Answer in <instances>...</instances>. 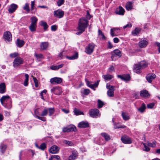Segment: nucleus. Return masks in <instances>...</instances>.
I'll return each instance as SVG.
<instances>
[{
	"instance_id": "a211bd4d",
	"label": "nucleus",
	"mask_w": 160,
	"mask_h": 160,
	"mask_svg": "<svg viewBox=\"0 0 160 160\" xmlns=\"http://www.w3.org/2000/svg\"><path fill=\"white\" fill-rule=\"evenodd\" d=\"M125 12L124 9L122 7H119L116 9L115 13L117 14L122 15L124 14Z\"/></svg>"
},
{
	"instance_id": "39448f33",
	"label": "nucleus",
	"mask_w": 160,
	"mask_h": 160,
	"mask_svg": "<svg viewBox=\"0 0 160 160\" xmlns=\"http://www.w3.org/2000/svg\"><path fill=\"white\" fill-rule=\"evenodd\" d=\"M89 114L91 117L93 118H97L100 116L99 110L96 108L90 110L89 112Z\"/></svg>"
},
{
	"instance_id": "2eb2a0df",
	"label": "nucleus",
	"mask_w": 160,
	"mask_h": 160,
	"mask_svg": "<svg viewBox=\"0 0 160 160\" xmlns=\"http://www.w3.org/2000/svg\"><path fill=\"white\" fill-rule=\"evenodd\" d=\"M59 148L56 145L52 146L49 150V152L51 153L54 154L57 153L59 151Z\"/></svg>"
},
{
	"instance_id": "de8ad7c7",
	"label": "nucleus",
	"mask_w": 160,
	"mask_h": 160,
	"mask_svg": "<svg viewBox=\"0 0 160 160\" xmlns=\"http://www.w3.org/2000/svg\"><path fill=\"white\" fill-rule=\"evenodd\" d=\"M68 132L75 131L76 130V127L74 126H72L68 127Z\"/></svg>"
},
{
	"instance_id": "c03bdc74",
	"label": "nucleus",
	"mask_w": 160,
	"mask_h": 160,
	"mask_svg": "<svg viewBox=\"0 0 160 160\" xmlns=\"http://www.w3.org/2000/svg\"><path fill=\"white\" fill-rule=\"evenodd\" d=\"M147 144L148 146L152 148H154L156 146V142L154 141L152 142H147Z\"/></svg>"
},
{
	"instance_id": "774afa93",
	"label": "nucleus",
	"mask_w": 160,
	"mask_h": 160,
	"mask_svg": "<svg viewBox=\"0 0 160 160\" xmlns=\"http://www.w3.org/2000/svg\"><path fill=\"white\" fill-rule=\"evenodd\" d=\"M119 41V40L118 38H113V42L114 43H117Z\"/></svg>"
},
{
	"instance_id": "20e7f679",
	"label": "nucleus",
	"mask_w": 160,
	"mask_h": 160,
	"mask_svg": "<svg viewBox=\"0 0 160 160\" xmlns=\"http://www.w3.org/2000/svg\"><path fill=\"white\" fill-rule=\"evenodd\" d=\"M95 46V45L93 43H89L85 48V52L88 55H91L93 52Z\"/></svg>"
},
{
	"instance_id": "4d7b16f0",
	"label": "nucleus",
	"mask_w": 160,
	"mask_h": 160,
	"mask_svg": "<svg viewBox=\"0 0 160 160\" xmlns=\"http://www.w3.org/2000/svg\"><path fill=\"white\" fill-rule=\"evenodd\" d=\"M64 142L66 144H68L69 146H72L73 145V144L72 142L65 140L64 141Z\"/></svg>"
},
{
	"instance_id": "c85d7f7f",
	"label": "nucleus",
	"mask_w": 160,
	"mask_h": 160,
	"mask_svg": "<svg viewBox=\"0 0 160 160\" xmlns=\"http://www.w3.org/2000/svg\"><path fill=\"white\" fill-rule=\"evenodd\" d=\"M102 77L106 80H110L113 78V77L112 75L109 74L103 75Z\"/></svg>"
},
{
	"instance_id": "052dcab7",
	"label": "nucleus",
	"mask_w": 160,
	"mask_h": 160,
	"mask_svg": "<svg viewBox=\"0 0 160 160\" xmlns=\"http://www.w3.org/2000/svg\"><path fill=\"white\" fill-rule=\"evenodd\" d=\"M114 71V68L113 66H111L108 68V72L110 73H112Z\"/></svg>"
},
{
	"instance_id": "37998d69",
	"label": "nucleus",
	"mask_w": 160,
	"mask_h": 160,
	"mask_svg": "<svg viewBox=\"0 0 160 160\" xmlns=\"http://www.w3.org/2000/svg\"><path fill=\"white\" fill-rule=\"evenodd\" d=\"M146 109V105L144 103H143L141 107L138 109V110L141 112H143Z\"/></svg>"
},
{
	"instance_id": "5701e85b",
	"label": "nucleus",
	"mask_w": 160,
	"mask_h": 160,
	"mask_svg": "<svg viewBox=\"0 0 160 160\" xmlns=\"http://www.w3.org/2000/svg\"><path fill=\"white\" fill-rule=\"evenodd\" d=\"M48 43L47 42H42L40 45V48L42 50H44L48 48Z\"/></svg>"
},
{
	"instance_id": "a878e982",
	"label": "nucleus",
	"mask_w": 160,
	"mask_h": 160,
	"mask_svg": "<svg viewBox=\"0 0 160 160\" xmlns=\"http://www.w3.org/2000/svg\"><path fill=\"white\" fill-rule=\"evenodd\" d=\"M77 154L76 152L72 151V154L68 158V160H74L77 157Z\"/></svg>"
},
{
	"instance_id": "4be33fe9",
	"label": "nucleus",
	"mask_w": 160,
	"mask_h": 160,
	"mask_svg": "<svg viewBox=\"0 0 160 160\" xmlns=\"http://www.w3.org/2000/svg\"><path fill=\"white\" fill-rule=\"evenodd\" d=\"M120 29L118 28H113L111 29L110 30V34L112 37L116 36L117 35L116 33L115 32H117V31H120Z\"/></svg>"
},
{
	"instance_id": "1a4fd4ad",
	"label": "nucleus",
	"mask_w": 160,
	"mask_h": 160,
	"mask_svg": "<svg viewBox=\"0 0 160 160\" xmlns=\"http://www.w3.org/2000/svg\"><path fill=\"white\" fill-rule=\"evenodd\" d=\"M85 81L87 85L91 88V89H93L94 90H95V88L98 87L99 83L100 81V80H98L97 82L93 84H90V82H89L88 80L87 79H85Z\"/></svg>"
},
{
	"instance_id": "0eeeda50",
	"label": "nucleus",
	"mask_w": 160,
	"mask_h": 160,
	"mask_svg": "<svg viewBox=\"0 0 160 160\" xmlns=\"http://www.w3.org/2000/svg\"><path fill=\"white\" fill-rule=\"evenodd\" d=\"M23 61L20 57H18L15 58L13 62V66L14 68H17L21 64L23 63Z\"/></svg>"
},
{
	"instance_id": "2f4dec72",
	"label": "nucleus",
	"mask_w": 160,
	"mask_h": 160,
	"mask_svg": "<svg viewBox=\"0 0 160 160\" xmlns=\"http://www.w3.org/2000/svg\"><path fill=\"white\" fill-rule=\"evenodd\" d=\"M141 31V29L139 28H136L132 32V34L134 36L137 35Z\"/></svg>"
},
{
	"instance_id": "cd10ccee",
	"label": "nucleus",
	"mask_w": 160,
	"mask_h": 160,
	"mask_svg": "<svg viewBox=\"0 0 160 160\" xmlns=\"http://www.w3.org/2000/svg\"><path fill=\"white\" fill-rule=\"evenodd\" d=\"M22 8L24 10L26 11L28 13L31 10L29 7V3L28 2L25 3L23 7Z\"/></svg>"
},
{
	"instance_id": "49530a36",
	"label": "nucleus",
	"mask_w": 160,
	"mask_h": 160,
	"mask_svg": "<svg viewBox=\"0 0 160 160\" xmlns=\"http://www.w3.org/2000/svg\"><path fill=\"white\" fill-rule=\"evenodd\" d=\"M143 144L144 147V149L143 150L146 152H148L150 150V148L148 147V146L147 144V142L146 143H143Z\"/></svg>"
},
{
	"instance_id": "6e6552de",
	"label": "nucleus",
	"mask_w": 160,
	"mask_h": 160,
	"mask_svg": "<svg viewBox=\"0 0 160 160\" xmlns=\"http://www.w3.org/2000/svg\"><path fill=\"white\" fill-rule=\"evenodd\" d=\"M114 87L112 86H110L108 84H107L106 88L108 89L107 92V94L108 96L110 97L114 96Z\"/></svg>"
},
{
	"instance_id": "b1692460",
	"label": "nucleus",
	"mask_w": 160,
	"mask_h": 160,
	"mask_svg": "<svg viewBox=\"0 0 160 160\" xmlns=\"http://www.w3.org/2000/svg\"><path fill=\"white\" fill-rule=\"evenodd\" d=\"M140 96L145 98H148L150 96V94L147 90H143L140 92Z\"/></svg>"
},
{
	"instance_id": "4468645a",
	"label": "nucleus",
	"mask_w": 160,
	"mask_h": 160,
	"mask_svg": "<svg viewBox=\"0 0 160 160\" xmlns=\"http://www.w3.org/2000/svg\"><path fill=\"white\" fill-rule=\"evenodd\" d=\"M62 79L60 78L54 77L52 78L50 80L51 83L52 84H59L62 82Z\"/></svg>"
},
{
	"instance_id": "603ef678",
	"label": "nucleus",
	"mask_w": 160,
	"mask_h": 160,
	"mask_svg": "<svg viewBox=\"0 0 160 160\" xmlns=\"http://www.w3.org/2000/svg\"><path fill=\"white\" fill-rule=\"evenodd\" d=\"M35 1H32L31 2V11H33L35 7Z\"/></svg>"
},
{
	"instance_id": "c756f323",
	"label": "nucleus",
	"mask_w": 160,
	"mask_h": 160,
	"mask_svg": "<svg viewBox=\"0 0 160 160\" xmlns=\"http://www.w3.org/2000/svg\"><path fill=\"white\" fill-rule=\"evenodd\" d=\"M63 64H61L56 66L52 65L51 66L50 68L53 70H58L59 69L62 68L63 67Z\"/></svg>"
},
{
	"instance_id": "4c0bfd02",
	"label": "nucleus",
	"mask_w": 160,
	"mask_h": 160,
	"mask_svg": "<svg viewBox=\"0 0 160 160\" xmlns=\"http://www.w3.org/2000/svg\"><path fill=\"white\" fill-rule=\"evenodd\" d=\"M25 79L24 81L23 85L25 86H27L28 85L29 75L27 74H25Z\"/></svg>"
},
{
	"instance_id": "680f3d73",
	"label": "nucleus",
	"mask_w": 160,
	"mask_h": 160,
	"mask_svg": "<svg viewBox=\"0 0 160 160\" xmlns=\"http://www.w3.org/2000/svg\"><path fill=\"white\" fill-rule=\"evenodd\" d=\"M154 106V104L153 103L148 104L147 105L148 108H152Z\"/></svg>"
},
{
	"instance_id": "9b49d317",
	"label": "nucleus",
	"mask_w": 160,
	"mask_h": 160,
	"mask_svg": "<svg viewBox=\"0 0 160 160\" xmlns=\"http://www.w3.org/2000/svg\"><path fill=\"white\" fill-rule=\"evenodd\" d=\"M3 38L5 41L9 42L12 40V35L10 32L6 31L4 33Z\"/></svg>"
},
{
	"instance_id": "7ed1b4c3",
	"label": "nucleus",
	"mask_w": 160,
	"mask_h": 160,
	"mask_svg": "<svg viewBox=\"0 0 160 160\" xmlns=\"http://www.w3.org/2000/svg\"><path fill=\"white\" fill-rule=\"evenodd\" d=\"M0 101L2 105L7 108L8 104H11L12 99L9 96L4 95L2 96L0 99Z\"/></svg>"
},
{
	"instance_id": "f03ea898",
	"label": "nucleus",
	"mask_w": 160,
	"mask_h": 160,
	"mask_svg": "<svg viewBox=\"0 0 160 160\" xmlns=\"http://www.w3.org/2000/svg\"><path fill=\"white\" fill-rule=\"evenodd\" d=\"M88 22L84 18H80L78 23L77 29L78 30H82L84 31L85 29L88 27Z\"/></svg>"
},
{
	"instance_id": "13d9d810",
	"label": "nucleus",
	"mask_w": 160,
	"mask_h": 160,
	"mask_svg": "<svg viewBox=\"0 0 160 160\" xmlns=\"http://www.w3.org/2000/svg\"><path fill=\"white\" fill-rule=\"evenodd\" d=\"M90 92V91L88 89H85L84 90L83 94L85 95H88Z\"/></svg>"
},
{
	"instance_id": "6ab92c4d",
	"label": "nucleus",
	"mask_w": 160,
	"mask_h": 160,
	"mask_svg": "<svg viewBox=\"0 0 160 160\" xmlns=\"http://www.w3.org/2000/svg\"><path fill=\"white\" fill-rule=\"evenodd\" d=\"M118 78H120L122 80L124 81H128L130 80V77L129 75H118Z\"/></svg>"
},
{
	"instance_id": "338daca9",
	"label": "nucleus",
	"mask_w": 160,
	"mask_h": 160,
	"mask_svg": "<svg viewBox=\"0 0 160 160\" xmlns=\"http://www.w3.org/2000/svg\"><path fill=\"white\" fill-rule=\"evenodd\" d=\"M63 52H62L58 55V57L60 59H62L63 58Z\"/></svg>"
},
{
	"instance_id": "e2e57ef3",
	"label": "nucleus",
	"mask_w": 160,
	"mask_h": 160,
	"mask_svg": "<svg viewBox=\"0 0 160 160\" xmlns=\"http://www.w3.org/2000/svg\"><path fill=\"white\" fill-rule=\"evenodd\" d=\"M132 26V24H131L130 23H128L126 25L124 26L123 27V28L124 29H125V28H131Z\"/></svg>"
},
{
	"instance_id": "09e8293b",
	"label": "nucleus",
	"mask_w": 160,
	"mask_h": 160,
	"mask_svg": "<svg viewBox=\"0 0 160 160\" xmlns=\"http://www.w3.org/2000/svg\"><path fill=\"white\" fill-rule=\"evenodd\" d=\"M98 108H101L104 105L103 102H102L101 100L99 99L98 100Z\"/></svg>"
},
{
	"instance_id": "f704fd0d",
	"label": "nucleus",
	"mask_w": 160,
	"mask_h": 160,
	"mask_svg": "<svg viewBox=\"0 0 160 160\" xmlns=\"http://www.w3.org/2000/svg\"><path fill=\"white\" fill-rule=\"evenodd\" d=\"M34 56L38 61H40L41 59H43L44 58L43 56L41 54H37L35 53L34 54Z\"/></svg>"
},
{
	"instance_id": "f257e3e1",
	"label": "nucleus",
	"mask_w": 160,
	"mask_h": 160,
	"mask_svg": "<svg viewBox=\"0 0 160 160\" xmlns=\"http://www.w3.org/2000/svg\"><path fill=\"white\" fill-rule=\"evenodd\" d=\"M148 65V64L146 62L142 61L134 65V71L137 73H140L142 70L146 68Z\"/></svg>"
},
{
	"instance_id": "72a5a7b5",
	"label": "nucleus",
	"mask_w": 160,
	"mask_h": 160,
	"mask_svg": "<svg viewBox=\"0 0 160 160\" xmlns=\"http://www.w3.org/2000/svg\"><path fill=\"white\" fill-rule=\"evenodd\" d=\"M7 146L3 144L2 143L0 145V151L2 153H3L5 152L7 148Z\"/></svg>"
},
{
	"instance_id": "a18cd8bd",
	"label": "nucleus",
	"mask_w": 160,
	"mask_h": 160,
	"mask_svg": "<svg viewBox=\"0 0 160 160\" xmlns=\"http://www.w3.org/2000/svg\"><path fill=\"white\" fill-rule=\"evenodd\" d=\"M74 112L76 115H78L81 114L83 115V113L82 112H81L79 110L75 108L74 109Z\"/></svg>"
},
{
	"instance_id": "864d4df0",
	"label": "nucleus",
	"mask_w": 160,
	"mask_h": 160,
	"mask_svg": "<svg viewBox=\"0 0 160 160\" xmlns=\"http://www.w3.org/2000/svg\"><path fill=\"white\" fill-rule=\"evenodd\" d=\"M64 2V0H58L57 2V4L58 6H60L63 4Z\"/></svg>"
},
{
	"instance_id": "412c9836",
	"label": "nucleus",
	"mask_w": 160,
	"mask_h": 160,
	"mask_svg": "<svg viewBox=\"0 0 160 160\" xmlns=\"http://www.w3.org/2000/svg\"><path fill=\"white\" fill-rule=\"evenodd\" d=\"M78 126L80 128H86L89 126V124L88 122L82 121L79 123Z\"/></svg>"
},
{
	"instance_id": "69168bd1",
	"label": "nucleus",
	"mask_w": 160,
	"mask_h": 160,
	"mask_svg": "<svg viewBox=\"0 0 160 160\" xmlns=\"http://www.w3.org/2000/svg\"><path fill=\"white\" fill-rule=\"evenodd\" d=\"M113 47V45L112 44L110 41H108V48L109 49Z\"/></svg>"
},
{
	"instance_id": "aec40b11",
	"label": "nucleus",
	"mask_w": 160,
	"mask_h": 160,
	"mask_svg": "<svg viewBox=\"0 0 160 160\" xmlns=\"http://www.w3.org/2000/svg\"><path fill=\"white\" fill-rule=\"evenodd\" d=\"M6 92V85L4 83H1L0 84V93L3 94Z\"/></svg>"
},
{
	"instance_id": "393cba45",
	"label": "nucleus",
	"mask_w": 160,
	"mask_h": 160,
	"mask_svg": "<svg viewBox=\"0 0 160 160\" xmlns=\"http://www.w3.org/2000/svg\"><path fill=\"white\" fill-rule=\"evenodd\" d=\"M148 43V42L146 40H142L140 41L139 43V45L141 48H144L146 47Z\"/></svg>"
},
{
	"instance_id": "0e129e2a",
	"label": "nucleus",
	"mask_w": 160,
	"mask_h": 160,
	"mask_svg": "<svg viewBox=\"0 0 160 160\" xmlns=\"http://www.w3.org/2000/svg\"><path fill=\"white\" fill-rule=\"evenodd\" d=\"M57 27L55 25H52L51 27V29L52 31H55L57 29Z\"/></svg>"
},
{
	"instance_id": "9d476101",
	"label": "nucleus",
	"mask_w": 160,
	"mask_h": 160,
	"mask_svg": "<svg viewBox=\"0 0 160 160\" xmlns=\"http://www.w3.org/2000/svg\"><path fill=\"white\" fill-rule=\"evenodd\" d=\"M64 12L60 9H58L56 11H54L53 14L54 17L59 18H62L64 15Z\"/></svg>"
},
{
	"instance_id": "f8f14e48",
	"label": "nucleus",
	"mask_w": 160,
	"mask_h": 160,
	"mask_svg": "<svg viewBox=\"0 0 160 160\" xmlns=\"http://www.w3.org/2000/svg\"><path fill=\"white\" fill-rule=\"evenodd\" d=\"M122 142L125 144H129L132 143L131 138L127 136H123L121 138Z\"/></svg>"
},
{
	"instance_id": "bb28decb",
	"label": "nucleus",
	"mask_w": 160,
	"mask_h": 160,
	"mask_svg": "<svg viewBox=\"0 0 160 160\" xmlns=\"http://www.w3.org/2000/svg\"><path fill=\"white\" fill-rule=\"evenodd\" d=\"M31 24L37 25L38 19L35 16H32L30 18Z\"/></svg>"
},
{
	"instance_id": "8fccbe9b",
	"label": "nucleus",
	"mask_w": 160,
	"mask_h": 160,
	"mask_svg": "<svg viewBox=\"0 0 160 160\" xmlns=\"http://www.w3.org/2000/svg\"><path fill=\"white\" fill-rule=\"evenodd\" d=\"M113 52L115 54L118 56H121V52L118 49L115 50Z\"/></svg>"
},
{
	"instance_id": "f3484780",
	"label": "nucleus",
	"mask_w": 160,
	"mask_h": 160,
	"mask_svg": "<svg viewBox=\"0 0 160 160\" xmlns=\"http://www.w3.org/2000/svg\"><path fill=\"white\" fill-rule=\"evenodd\" d=\"M156 77V75L153 73L148 74L146 77V79L149 83H151L152 80Z\"/></svg>"
},
{
	"instance_id": "3c124183",
	"label": "nucleus",
	"mask_w": 160,
	"mask_h": 160,
	"mask_svg": "<svg viewBox=\"0 0 160 160\" xmlns=\"http://www.w3.org/2000/svg\"><path fill=\"white\" fill-rule=\"evenodd\" d=\"M19 55V54L17 52H14L11 53L10 54V57L12 58H14Z\"/></svg>"
},
{
	"instance_id": "dca6fc26",
	"label": "nucleus",
	"mask_w": 160,
	"mask_h": 160,
	"mask_svg": "<svg viewBox=\"0 0 160 160\" xmlns=\"http://www.w3.org/2000/svg\"><path fill=\"white\" fill-rule=\"evenodd\" d=\"M18 8V6L15 4H12L9 6L8 11L10 13L14 12Z\"/></svg>"
},
{
	"instance_id": "c9c22d12",
	"label": "nucleus",
	"mask_w": 160,
	"mask_h": 160,
	"mask_svg": "<svg viewBox=\"0 0 160 160\" xmlns=\"http://www.w3.org/2000/svg\"><path fill=\"white\" fill-rule=\"evenodd\" d=\"M37 27V25L30 24L29 28L30 31L31 32H33L36 31Z\"/></svg>"
},
{
	"instance_id": "6e6d98bb",
	"label": "nucleus",
	"mask_w": 160,
	"mask_h": 160,
	"mask_svg": "<svg viewBox=\"0 0 160 160\" xmlns=\"http://www.w3.org/2000/svg\"><path fill=\"white\" fill-rule=\"evenodd\" d=\"M36 118L44 122L46 121V118L44 117H40L38 115H36Z\"/></svg>"
},
{
	"instance_id": "e433bc0d",
	"label": "nucleus",
	"mask_w": 160,
	"mask_h": 160,
	"mask_svg": "<svg viewBox=\"0 0 160 160\" xmlns=\"http://www.w3.org/2000/svg\"><path fill=\"white\" fill-rule=\"evenodd\" d=\"M40 25L42 26L43 27V29L45 30H46L48 27L47 23L43 21H41L40 22Z\"/></svg>"
},
{
	"instance_id": "ddd939ff",
	"label": "nucleus",
	"mask_w": 160,
	"mask_h": 160,
	"mask_svg": "<svg viewBox=\"0 0 160 160\" xmlns=\"http://www.w3.org/2000/svg\"><path fill=\"white\" fill-rule=\"evenodd\" d=\"M51 91L57 95H60L62 92L61 88L59 87H53L51 89Z\"/></svg>"
},
{
	"instance_id": "a19ab883",
	"label": "nucleus",
	"mask_w": 160,
	"mask_h": 160,
	"mask_svg": "<svg viewBox=\"0 0 160 160\" xmlns=\"http://www.w3.org/2000/svg\"><path fill=\"white\" fill-rule=\"evenodd\" d=\"M101 135L104 138L105 140L108 141L110 139V136L108 134L106 133H102Z\"/></svg>"
},
{
	"instance_id": "ea45409f",
	"label": "nucleus",
	"mask_w": 160,
	"mask_h": 160,
	"mask_svg": "<svg viewBox=\"0 0 160 160\" xmlns=\"http://www.w3.org/2000/svg\"><path fill=\"white\" fill-rule=\"evenodd\" d=\"M122 116L124 120L125 121L128 120L129 119V117L128 115V114H126L123 112H122Z\"/></svg>"
},
{
	"instance_id": "5fc2aeb1",
	"label": "nucleus",
	"mask_w": 160,
	"mask_h": 160,
	"mask_svg": "<svg viewBox=\"0 0 160 160\" xmlns=\"http://www.w3.org/2000/svg\"><path fill=\"white\" fill-rule=\"evenodd\" d=\"M46 148V145L44 143L42 144L38 148L42 150H43Z\"/></svg>"
},
{
	"instance_id": "bf43d9fd",
	"label": "nucleus",
	"mask_w": 160,
	"mask_h": 160,
	"mask_svg": "<svg viewBox=\"0 0 160 160\" xmlns=\"http://www.w3.org/2000/svg\"><path fill=\"white\" fill-rule=\"evenodd\" d=\"M52 158H55L57 160H60V158L58 155H53L52 156Z\"/></svg>"
},
{
	"instance_id": "7c9ffc66",
	"label": "nucleus",
	"mask_w": 160,
	"mask_h": 160,
	"mask_svg": "<svg viewBox=\"0 0 160 160\" xmlns=\"http://www.w3.org/2000/svg\"><path fill=\"white\" fill-rule=\"evenodd\" d=\"M24 42L22 40L18 38L17 40L16 44L18 47H22L24 44Z\"/></svg>"
},
{
	"instance_id": "58836bf2",
	"label": "nucleus",
	"mask_w": 160,
	"mask_h": 160,
	"mask_svg": "<svg viewBox=\"0 0 160 160\" xmlns=\"http://www.w3.org/2000/svg\"><path fill=\"white\" fill-rule=\"evenodd\" d=\"M127 10H129L132 8V3L131 2H128L126 5Z\"/></svg>"
},
{
	"instance_id": "423d86ee",
	"label": "nucleus",
	"mask_w": 160,
	"mask_h": 160,
	"mask_svg": "<svg viewBox=\"0 0 160 160\" xmlns=\"http://www.w3.org/2000/svg\"><path fill=\"white\" fill-rule=\"evenodd\" d=\"M55 112L54 108H48L44 109L42 112L41 114L42 116H46L49 112V115L50 116L53 114Z\"/></svg>"
},
{
	"instance_id": "79ce46f5",
	"label": "nucleus",
	"mask_w": 160,
	"mask_h": 160,
	"mask_svg": "<svg viewBox=\"0 0 160 160\" xmlns=\"http://www.w3.org/2000/svg\"><path fill=\"white\" fill-rule=\"evenodd\" d=\"M114 128L115 129L117 128H126V126L124 125H120L119 124L117 123L116 124L115 123H114Z\"/></svg>"
},
{
	"instance_id": "473e14b6",
	"label": "nucleus",
	"mask_w": 160,
	"mask_h": 160,
	"mask_svg": "<svg viewBox=\"0 0 160 160\" xmlns=\"http://www.w3.org/2000/svg\"><path fill=\"white\" fill-rule=\"evenodd\" d=\"M78 57V53L77 52H75L74 55L71 56H66V58L69 60H74L77 58Z\"/></svg>"
}]
</instances>
